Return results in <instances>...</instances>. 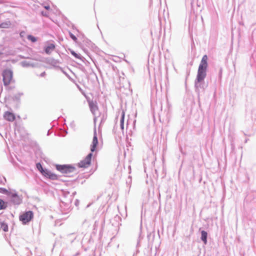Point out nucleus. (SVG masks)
I'll return each instance as SVG.
<instances>
[{"mask_svg": "<svg viewBox=\"0 0 256 256\" xmlns=\"http://www.w3.org/2000/svg\"><path fill=\"white\" fill-rule=\"evenodd\" d=\"M208 60V58L206 54L202 56L198 68L196 78L194 80L195 91L198 94L200 93V88L204 90L207 86L204 81L206 76Z\"/></svg>", "mask_w": 256, "mask_h": 256, "instance_id": "1", "label": "nucleus"}, {"mask_svg": "<svg viewBox=\"0 0 256 256\" xmlns=\"http://www.w3.org/2000/svg\"><path fill=\"white\" fill-rule=\"evenodd\" d=\"M56 168L58 171L66 174V176L68 177L71 176L70 174L77 172L76 168L72 164H56Z\"/></svg>", "mask_w": 256, "mask_h": 256, "instance_id": "2", "label": "nucleus"}, {"mask_svg": "<svg viewBox=\"0 0 256 256\" xmlns=\"http://www.w3.org/2000/svg\"><path fill=\"white\" fill-rule=\"evenodd\" d=\"M72 196L68 192H63L62 196L60 198V206H64L65 208H68L70 207L72 202Z\"/></svg>", "mask_w": 256, "mask_h": 256, "instance_id": "3", "label": "nucleus"}, {"mask_svg": "<svg viewBox=\"0 0 256 256\" xmlns=\"http://www.w3.org/2000/svg\"><path fill=\"white\" fill-rule=\"evenodd\" d=\"M34 218V212L32 210L25 211L19 216V220L24 225L28 224Z\"/></svg>", "mask_w": 256, "mask_h": 256, "instance_id": "4", "label": "nucleus"}, {"mask_svg": "<svg viewBox=\"0 0 256 256\" xmlns=\"http://www.w3.org/2000/svg\"><path fill=\"white\" fill-rule=\"evenodd\" d=\"M3 82L4 86H8L12 78L13 73L10 70H5L2 72Z\"/></svg>", "mask_w": 256, "mask_h": 256, "instance_id": "5", "label": "nucleus"}, {"mask_svg": "<svg viewBox=\"0 0 256 256\" xmlns=\"http://www.w3.org/2000/svg\"><path fill=\"white\" fill-rule=\"evenodd\" d=\"M92 153L91 152L89 153L87 156L80 162L78 164V166L79 168H86L89 166L91 164L92 158Z\"/></svg>", "mask_w": 256, "mask_h": 256, "instance_id": "6", "label": "nucleus"}, {"mask_svg": "<svg viewBox=\"0 0 256 256\" xmlns=\"http://www.w3.org/2000/svg\"><path fill=\"white\" fill-rule=\"evenodd\" d=\"M10 198V201L14 205H19L22 202V198L19 196L16 192H10V194L8 196Z\"/></svg>", "mask_w": 256, "mask_h": 256, "instance_id": "7", "label": "nucleus"}, {"mask_svg": "<svg viewBox=\"0 0 256 256\" xmlns=\"http://www.w3.org/2000/svg\"><path fill=\"white\" fill-rule=\"evenodd\" d=\"M41 174L46 178L52 180H58V176L56 174L52 172L50 170L46 168H45L41 172Z\"/></svg>", "mask_w": 256, "mask_h": 256, "instance_id": "8", "label": "nucleus"}, {"mask_svg": "<svg viewBox=\"0 0 256 256\" xmlns=\"http://www.w3.org/2000/svg\"><path fill=\"white\" fill-rule=\"evenodd\" d=\"M98 139L96 134V128L94 127V136L92 139V144L90 146V151L92 152H94L98 144Z\"/></svg>", "mask_w": 256, "mask_h": 256, "instance_id": "9", "label": "nucleus"}, {"mask_svg": "<svg viewBox=\"0 0 256 256\" xmlns=\"http://www.w3.org/2000/svg\"><path fill=\"white\" fill-rule=\"evenodd\" d=\"M4 118L5 120L9 122H13L16 119L15 115L14 113L7 111L4 112Z\"/></svg>", "mask_w": 256, "mask_h": 256, "instance_id": "10", "label": "nucleus"}, {"mask_svg": "<svg viewBox=\"0 0 256 256\" xmlns=\"http://www.w3.org/2000/svg\"><path fill=\"white\" fill-rule=\"evenodd\" d=\"M88 105L90 110L94 115H95L96 111L98 110V106L96 102L89 101Z\"/></svg>", "mask_w": 256, "mask_h": 256, "instance_id": "11", "label": "nucleus"}, {"mask_svg": "<svg viewBox=\"0 0 256 256\" xmlns=\"http://www.w3.org/2000/svg\"><path fill=\"white\" fill-rule=\"evenodd\" d=\"M55 47L54 44L50 43L44 48V50L46 54H50L54 50Z\"/></svg>", "mask_w": 256, "mask_h": 256, "instance_id": "12", "label": "nucleus"}, {"mask_svg": "<svg viewBox=\"0 0 256 256\" xmlns=\"http://www.w3.org/2000/svg\"><path fill=\"white\" fill-rule=\"evenodd\" d=\"M200 233H201V237H200L201 240H202V242H203L204 244H206L208 243V240H207L208 232L206 231L202 230L201 231Z\"/></svg>", "mask_w": 256, "mask_h": 256, "instance_id": "13", "label": "nucleus"}, {"mask_svg": "<svg viewBox=\"0 0 256 256\" xmlns=\"http://www.w3.org/2000/svg\"><path fill=\"white\" fill-rule=\"evenodd\" d=\"M70 54L74 56L76 58L84 62V58L82 57L80 54H77L76 52L74 50L70 49Z\"/></svg>", "mask_w": 256, "mask_h": 256, "instance_id": "14", "label": "nucleus"}, {"mask_svg": "<svg viewBox=\"0 0 256 256\" xmlns=\"http://www.w3.org/2000/svg\"><path fill=\"white\" fill-rule=\"evenodd\" d=\"M11 22L10 20H6L0 24V28H6L10 27Z\"/></svg>", "mask_w": 256, "mask_h": 256, "instance_id": "15", "label": "nucleus"}, {"mask_svg": "<svg viewBox=\"0 0 256 256\" xmlns=\"http://www.w3.org/2000/svg\"><path fill=\"white\" fill-rule=\"evenodd\" d=\"M23 95H24L23 92H18V93L14 94L12 96V100H14V101L18 102H20V96H23Z\"/></svg>", "mask_w": 256, "mask_h": 256, "instance_id": "16", "label": "nucleus"}, {"mask_svg": "<svg viewBox=\"0 0 256 256\" xmlns=\"http://www.w3.org/2000/svg\"><path fill=\"white\" fill-rule=\"evenodd\" d=\"M20 64H21V66L24 68H27V67H29V66H33L32 64L30 61L24 60L20 62Z\"/></svg>", "mask_w": 256, "mask_h": 256, "instance_id": "17", "label": "nucleus"}, {"mask_svg": "<svg viewBox=\"0 0 256 256\" xmlns=\"http://www.w3.org/2000/svg\"><path fill=\"white\" fill-rule=\"evenodd\" d=\"M7 208V202L0 198V210H5Z\"/></svg>", "mask_w": 256, "mask_h": 256, "instance_id": "18", "label": "nucleus"}, {"mask_svg": "<svg viewBox=\"0 0 256 256\" xmlns=\"http://www.w3.org/2000/svg\"><path fill=\"white\" fill-rule=\"evenodd\" d=\"M10 192L7 190L5 188H0V193L6 194V196H8L10 194Z\"/></svg>", "mask_w": 256, "mask_h": 256, "instance_id": "19", "label": "nucleus"}, {"mask_svg": "<svg viewBox=\"0 0 256 256\" xmlns=\"http://www.w3.org/2000/svg\"><path fill=\"white\" fill-rule=\"evenodd\" d=\"M27 38L28 40L31 41L32 42H35L37 41V38L33 36L32 35H28L27 36Z\"/></svg>", "mask_w": 256, "mask_h": 256, "instance_id": "20", "label": "nucleus"}, {"mask_svg": "<svg viewBox=\"0 0 256 256\" xmlns=\"http://www.w3.org/2000/svg\"><path fill=\"white\" fill-rule=\"evenodd\" d=\"M0 228L5 232H8V224L4 222L1 223Z\"/></svg>", "mask_w": 256, "mask_h": 256, "instance_id": "21", "label": "nucleus"}, {"mask_svg": "<svg viewBox=\"0 0 256 256\" xmlns=\"http://www.w3.org/2000/svg\"><path fill=\"white\" fill-rule=\"evenodd\" d=\"M36 168L40 173L45 169L43 168L42 165L40 162L36 164Z\"/></svg>", "mask_w": 256, "mask_h": 256, "instance_id": "22", "label": "nucleus"}, {"mask_svg": "<svg viewBox=\"0 0 256 256\" xmlns=\"http://www.w3.org/2000/svg\"><path fill=\"white\" fill-rule=\"evenodd\" d=\"M124 110L122 112V115L120 120V124H124Z\"/></svg>", "mask_w": 256, "mask_h": 256, "instance_id": "23", "label": "nucleus"}, {"mask_svg": "<svg viewBox=\"0 0 256 256\" xmlns=\"http://www.w3.org/2000/svg\"><path fill=\"white\" fill-rule=\"evenodd\" d=\"M69 35H70V38L75 42H76L77 40V38L73 34H72L71 32H69Z\"/></svg>", "mask_w": 256, "mask_h": 256, "instance_id": "24", "label": "nucleus"}, {"mask_svg": "<svg viewBox=\"0 0 256 256\" xmlns=\"http://www.w3.org/2000/svg\"><path fill=\"white\" fill-rule=\"evenodd\" d=\"M6 182V178L3 176H0V184H4Z\"/></svg>", "mask_w": 256, "mask_h": 256, "instance_id": "25", "label": "nucleus"}, {"mask_svg": "<svg viewBox=\"0 0 256 256\" xmlns=\"http://www.w3.org/2000/svg\"><path fill=\"white\" fill-rule=\"evenodd\" d=\"M50 63L52 64H57V61L54 59L52 58L50 60Z\"/></svg>", "mask_w": 256, "mask_h": 256, "instance_id": "26", "label": "nucleus"}, {"mask_svg": "<svg viewBox=\"0 0 256 256\" xmlns=\"http://www.w3.org/2000/svg\"><path fill=\"white\" fill-rule=\"evenodd\" d=\"M46 76V73L45 72H42L40 74L39 76H40V77H44Z\"/></svg>", "mask_w": 256, "mask_h": 256, "instance_id": "27", "label": "nucleus"}, {"mask_svg": "<svg viewBox=\"0 0 256 256\" xmlns=\"http://www.w3.org/2000/svg\"><path fill=\"white\" fill-rule=\"evenodd\" d=\"M105 120H106V118H104V116H103L102 118L101 119V122H100V124H101L102 123L104 122Z\"/></svg>", "mask_w": 256, "mask_h": 256, "instance_id": "28", "label": "nucleus"}, {"mask_svg": "<svg viewBox=\"0 0 256 256\" xmlns=\"http://www.w3.org/2000/svg\"><path fill=\"white\" fill-rule=\"evenodd\" d=\"M231 148H232V150L234 151V148H235V146H234V144L232 142L231 144Z\"/></svg>", "mask_w": 256, "mask_h": 256, "instance_id": "29", "label": "nucleus"}, {"mask_svg": "<svg viewBox=\"0 0 256 256\" xmlns=\"http://www.w3.org/2000/svg\"><path fill=\"white\" fill-rule=\"evenodd\" d=\"M41 14L42 16H47V14H46V12H44V11H42L41 12Z\"/></svg>", "mask_w": 256, "mask_h": 256, "instance_id": "30", "label": "nucleus"}, {"mask_svg": "<svg viewBox=\"0 0 256 256\" xmlns=\"http://www.w3.org/2000/svg\"><path fill=\"white\" fill-rule=\"evenodd\" d=\"M80 204V202L78 200H76L74 204L76 206H78Z\"/></svg>", "mask_w": 256, "mask_h": 256, "instance_id": "31", "label": "nucleus"}, {"mask_svg": "<svg viewBox=\"0 0 256 256\" xmlns=\"http://www.w3.org/2000/svg\"><path fill=\"white\" fill-rule=\"evenodd\" d=\"M120 129L123 130H124V124H120Z\"/></svg>", "mask_w": 256, "mask_h": 256, "instance_id": "32", "label": "nucleus"}, {"mask_svg": "<svg viewBox=\"0 0 256 256\" xmlns=\"http://www.w3.org/2000/svg\"><path fill=\"white\" fill-rule=\"evenodd\" d=\"M62 72L67 77H68V78H70L69 75L66 72H65L63 70H62Z\"/></svg>", "mask_w": 256, "mask_h": 256, "instance_id": "33", "label": "nucleus"}, {"mask_svg": "<svg viewBox=\"0 0 256 256\" xmlns=\"http://www.w3.org/2000/svg\"><path fill=\"white\" fill-rule=\"evenodd\" d=\"M73 235H74V233H72V234H70L68 235V236H73Z\"/></svg>", "mask_w": 256, "mask_h": 256, "instance_id": "34", "label": "nucleus"}, {"mask_svg": "<svg viewBox=\"0 0 256 256\" xmlns=\"http://www.w3.org/2000/svg\"><path fill=\"white\" fill-rule=\"evenodd\" d=\"M50 130H49L48 132V134H47V135L48 136H49L50 134Z\"/></svg>", "mask_w": 256, "mask_h": 256, "instance_id": "35", "label": "nucleus"}, {"mask_svg": "<svg viewBox=\"0 0 256 256\" xmlns=\"http://www.w3.org/2000/svg\"><path fill=\"white\" fill-rule=\"evenodd\" d=\"M45 8L46 10H49L50 9V6H46Z\"/></svg>", "mask_w": 256, "mask_h": 256, "instance_id": "36", "label": "nucleus"}, {"mask_svg": "<svg viewBox=\"0 0 256 256\" xmlns=\"http://www.w3.org/2000/svg\"><path fill=\"white\" fill-rule=\"evenodd\" d=\"M222 73V68H220V74H220V76H221Z\"/></svg>", "mask_w": 256, "mask_h": 256, "instance_id": "37", "label": "nucleus"}, {"mask_svg": "<svg viewBox=\"0 0 256 256\" xmlns=\"http://www.w3.org/2000/svg\"><path fill=\"white\" fill-rule=\"evenodd\" d=\"M76 194V192H74L72 193V196H74V195H75V194Z\"/></svg>", "mask_w": 256, "mask_h": 256, "instance_id": "38", "label": "nucleus"}, {"mask_svg": "<svg viewBox=\"0 0 256 256\" xmlns=\"http://www.w3.org/2000/svg\"><path fill=\"white\" fill-rule=\"evenodd\" d=\"M77 86L78 88L80 90H81V88L80 87V86L78 85H77Z\"/></svg>", "mask_w": 256, "mask_h": 256, "instance_id": "39", "label": "nucleus"}, {"mask_svg": "<svg viewBox=\"0 0 256 256\" xmlns=\"http://www.w3.org/2000/svg\"><path fill=\"white\" fill-rule=\"evenodd\" d=\"M64 132H65L64 134L62 135V136H66V134H67V132L66 131H65Z\"/></svg>", "mask_w": 256, "mask_h": 256, "instance_id": "40", "label": "nucleus"}, {"mask_svg": "<svg viewBox=\"0 0 256 256\" xmlns=\"http://www.w3.org/2000/svg\"><path fill=\"white\" fill-rule=\"evenodd\" d=\"M94 122L96 123V118H94Z\"/></svg>", "mask_w": 256, "mask_h": 256, "instance_id": "41", "label": "nucleus"}, {"mask_svg": "<svg viewBox=\"0 0 256 256\" xmlns=\"http://www.w3.org/2000/svg\"><path fill=\"white\" fill-rule=\"evenodd\" d=\"M139 244H139V242H138V243H137V246H139Z\"/></svg>", "mask_w": 256, "mask_h": 256, "instance_id": "42", "label": "nucleus"}, {"mask_svg": "<svg viewBox=\"0 0 256 256\" xmlns=\"http://www.w3.org/2000/svg\"><path fill=\"white\" fill-rule=\"evenodd\" d=\"M136 122V120L134 122L133 124L134 125Z\"/></svg>", "mask_w": 256, "mask_h": 256, "instance_id": "43", "label": "nucleus"}, {"mask_svg": "<svg viewBox=\"0 0 256 256\" xmlns=\"http://www.w3.org/2000/svg\"><path fill=\"white\" fill-rule=\"evenodd\" d=\"M126 125H128V122H127ZM126 129H128V126H126Z\"/></svg>", "mask_w": 256, "mask_h": 256, "instance_id": "44", "label": "nucleus"}, {"mask_svg": "<svg viewBox=\"0 0 256 256\" xmlns=\"http://www.w3.org/2000/svg\"><path fill=\"white\" fill-rule=\"evenodd\" d=\"M76 238V236H75L74 238V240H75Z\"/></svg>", "mask_w": 256, "mask_h": 256, "instance_id": "45", "label": "nucleus"}, {"mask_svg": "<svg viewBox=\"0 0 256 256\" xmlns=\"http://www.w3.org/2000/svg\"><path fill=\"white\" fill-rule=\"evenodd\" d=\"M247 141H248V140H245V142H247Z\"/></svg>", "mask_w": 256, "mask_h": 256, "instance_id": "46", "label": "nucleus"}]
</instances>
